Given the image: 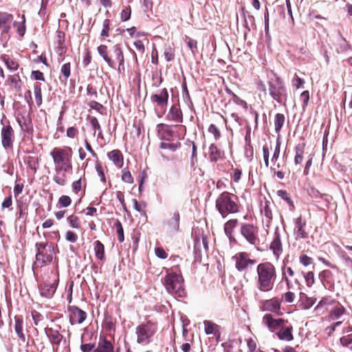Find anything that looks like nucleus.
Wrapping results in <instances>:
<instances>
[{
	"label": "nucleus",
	"instance_id": "57",
	"mask_svg": "<svg viewBox=\"0 0 352 352\" xmlns=\"http://www.w3.org/2000/svg\"><path fill=\"white\" fill-rule=\"evenodd\" d=\"M287 274H288L290 277H292L294 275V272L292 267H288L283 268V279L285 281L287 285L289 287L291 282L287 276Z\"/></svg>",
	"mask_w": 352,
	"mask_h": 352
},
{
	"label": "nucleus",
	"instance_id": "38",
	"mask_svg": "<svg viewBox=\"0 0 352 352\" xmlns=\"http://www.w3.org/2000/svg\"><path fill=\"white\" fill-rule=\"evenodd\" d=\"M113 345L107 339L100 340L95 352H113Z\"/></svg>",
	"mask_w": 352,
	"mask_h": 352
},
{
	"label": "nucleus",
	"instance_id": "30",
	"mask_svg": "<svg viewBox=\"0 0 352 352\" xmlns=\"http://www.w3.org/2000/svg\"><path fill=\"white\" fill-rule=\"evenodd\" d=\"M225 154L223 151L217 145L212 144L209 147V159L212 162H217L218 160H223Z\"/></svg>",
	"mask_w": 352,
	"mask_h": 352
},
{
	"label": "nucleus",
	"instance_id": "8",
	"mask_svg": "<svg viewBox=\"0 0 352 352\" xmlns=\"http://www.w3.org/2000/svg\"><path fill=\"white\" fill-rule=\"evenodd\" d=\"M157 329L156 322L147 321L144 322L136 328L137 342L139 344H147L150 342V339L154 336Z\"/></svg>",
	"mask_w": 352,
	"mask_h": 352
},
{
	"label": "nucleus",
	"instance_id": "21",
	"mask_svg": "<svg viewBox=\"0 0 352 352\" xmlns=\"http://www.w3.org/2000/svg\"><path fill=\"white\" fill-rule=\"evenodd\" d=\"M270 249L272 251L274 256L278 259L282 254L283 249L280 240V235L278 232H275L274 238L270 243Z\"/></svg>",
	"mask_w": 352,
	"mask_h": 352
},
{
	"label": "nucleus",
	"instance_id": "33",
	"mask_svg": "<svg viewBox=\"0 0 352 352\" xmlns=\"http://www.w3.org/2000/svg\"><path fill=\"white\" fill-rule=\"evenodd\" d=\"M204 330L206 334H213L214 336H220V327L214 322L210 320L204 322Z\"/></svg>",
	"mask_w": 352,
	"mask_h": 352
},
{
	"label": "nucleus",
	"instance_id": "29",
	"mask_svg": "<svg viewBox=\"0 0 352 352\" xmlns=\"http://www.w3.org/2000/svg\"><path fill=\"white\" fill-rule=\"evenodd\" d=\"M179 219L180 216L179 212H174L172 216L166 222V226L168 231L175 232L179 230Z\"/></svg>",
	"mask_w": 352,
	"mask_h": 352
},
{
	"label": "nucleus",
	"instance_id": "1",
	"mask_svg": "<svg viewBox=\"0 0 352 352\" xmlns=\"http://www.w3.org/2000/svg\"><path fill=\"white\" fill-rule=\"evenodd\" d=\"M277 270L270 261L260 263L256 267V287L263 293L271 292L277 279Z\"/></svg>",
	"mask_w": 352,
	"mask_h": 352
},
{
	"label": "nucleus",
	"instance_id": "20",
	"mask_svg": "<svg viewBox=\"0 0 352 352\" xmlns=\"http://www.w3.org/2000/svg\"><path fill=\"white\" fill-rule=\"evenodd\" d=\"M337 301L331 296H323L314 309L318 314H323L328 310L329 306H333Z\"/></svg>",
	"mask_w": 352,
	"mask_h": 352
},
{
	"label": "nucleus",
	"instance_id": "18",
	"mask_svg": "<svg viewBox=\"0 0 352 352\" xmlns=\"http://www.w3.org/2000/svg\"><path fill=\"white\" fill-rule=\"evenodd\" d=\"M208 251V240L206 235L201 234L197 236L195 238L194 252L199 257H201L203 252H207Z\"/></svg>",
	"mask_w": 352,
	"mask_h": 352
},
{
	"label": "nucleus",
	"instance_id": "50",
	"mask_svg": "<svg viewBox=\"0 0 352 352\" xmlns=\"http://www.w3.org/2000/svg\"><path fill=\"white\" fill-rule=\"evenodd\" d=\"M277 195L287 201V203L292 208H294V202L292 200L289 194L285 190H279L277 191Z\"/></svg>",
	"mask_w": 352,
	"mask_h": 352
},
{
	"label": "nucleus",
	"instance_id": "26",
	"mask_svg": "<svg viewBox=\"0 0 352 352\" xmlns=\"http://www.w3.org/2000/svg\"><path fill=\"white\" fill-rule=\"evenodd\" d=\"M45 333L49 338L51 344L56 345L57 346L60 345L63 338V336L60 333L58 330L54 329L52 327H46L45 329Z\"/></svg>",
	"mask_w": 352,
	"mask_h": 352
},
{
	"label": "nucleus",
	"instance_id": "45",
	"mask_svg": "<svg viewBox=\"0 0 352 352\" xmlns=\"http://www.w3.org/2000/svg\"><path fill=\"white\" fill-rule=\"evenodd\" d=\"M271 203L270 201L266 200L264 205H261V212L264 214L266 218L271 220L273 217L272 211L270 208Z\"/></svg>",
	"mask_w": 352,
	"mask_h": 352
},
{
	"label": "nucleus",
	"instance_id": "17",
	"mask_svg": "<svg viewBox=\"0 0 352 352\" xmlns=\"http://www.w3.org/2000/svg\"><path fill=\"white\" fill-rule=\"evenodd\" d=\"M263 323L272 332H275L280 329L283 324L287 322V320L283 318H274L270 314L264 315L262 319Z\"/></svg>",
	"mask_w": 352,
	"mask_h": 352
},
{
	"label": "nucleus",
	"instance_id": "19",
	"mask_svg": "<svg viewBox=\"0 0 352 352\" xmlns=\"http://www.w3.org/2000/svg\"><path fill=\"white\" fill-rule=\"evenodd\" d=\"M169 121L174 122L177 124L183 122V113L180 108L179 103L173 104L166 116Z\"/></svg>",
	"mask_w": 352,
	"mask_h": 352
},
{
	"label": "nucleus",
	"instance_id": "5",
	"mask_svg": "<svg viewBox=\"0 0 352 352\" xmlns=\"http://www.w3.org/2000/svg\"><path fill=\"white\" fill-rule=\"evenodd\" d=\"M73 150L69 146L54 147L50 151V156L52 158L54 168L62 169H72Z\"/></svg>",
	"mask_w": 352,
	"mask_h": 352
},
{
	"label": "nucleus",
	"instance_id": "52",
	"mask_svg": "<svg viewBox=\"0 0 352 352\" xmlns=\"http://www.w3.org/2000/svg\"><path fill=\"white\" fill-rule=\"evenodd\" d=\"M164 56L166 61H172L175 56V49L170 46H168L164 49Z\"/></svg>",
	"mask_w": 352,
	"mask_h": 352
},
{
	"label": "nucleus",
	"instance_id": "27",
	"mask_svg": "<svg viewBox=\"0 0 352 352\" xmlns=\"http://www.w3.org/2000/svg\"><path fill=\"white\" fill-rule=\"evenodd\" d=\"M238 225L239 220L237 219H230L225 223L223 226L224 232L230 241H234V232Z\"/></svg>",
	"mask_w": 352,
	"mask_h": 352
},
{
	"label": "nucleus",
	"instance_id": "28",
	"mask_svg": "<svg viewBox=\"0 0 352 352\" xmlns=\"http://www.w3.org/2000/svg\"><path fill=\"white\" fill-rule=\"evenodd\" d=\"M107 157L116 167L120 168L123 166L124 156L119 149H114L107 153Z\"/></svg>",
	"mask_w": 352,
	"mask_h": 352
},
{
	"label": "nucleus",
	"instance_id": "61",
	"mask_svg": "<svg viewBox=\"0 0 352 352\" xmlns=\"http://www.w3.org/2000/svg\"><path fill=\"white\" fill-rule=\"evenodd\" d=\"M131 9L130 6H126L122 9L120 14V19L122 21H126L131 17Z\"/></svg>",
	"mask_w": 352,
	"mask_h": 352
},
{
	"label": "nucleus",
	"instance_id": "40",
	"mask_svg": "<svg viewBox=\"0 0 352 352\" xmlns=\"http://www.w3.org/2000/svg\"><path fill=\"white\" fill-rule=\"evenodd\" d=\"M70 76L71 63H67L63 64L60 67V76H59L60 80L66 83Z\"/></svg>",
	"mask_w": 352,
	"mask_h": 352
},
{
	"label": "nucleus",
	"instance_id": "54",
	"mask_svg": "<svg viewBox=\"0 0 352 352\" xmlns=\"http://www.w3.org/2000/svg\"><path fill=\"white\" fill-rule=\"evenodd\" d=\"M248 352H254L256 351L257 348V340L256 338H249L246 339Z\"/></svg>",
	"mask_w": 352,
	"mask_h": 352
},
{
	"label": "nucleus",
	"instance_id": "2",
	"mask_svg": "<svg viewBox=\"0 0 352 352\" xmlns=\"http://www.w3.org/2000/svg\"><path fill=\"white\" fill-rule=\"evenodd\" d=\"M241 207L239 197L227 191L221 193L215 201V208L223 218L239 212Z\"/></svg>",
	"mask_w": 352,
	"mask_h": 352
},
{
	"label": "nucleus",
	"instance_id": "7",
	"mask_svg": "<svg viewBox=\"0 0 352 352\" xmlns=\"http://www.w3.org/2000/svg\"><path fill=\"white\" fill-rule=\"evenodd\" d=\"M36 249V260L41 266L52 262L55 254V248L53 243L47 242H39L35 245Z\"/></svg>",
	"mask_w": 352,
	"mask_h": 352
},
{
	"label": "nucleus",
	"instance_id": "60",
	"mask_svg": "<svg viewBox=\"0 0 352 352\" xmlns=\"http://www.w3.org/2000/svg\"><path fill=\"white\" fill-rule=\"evenodd\" d=\"M299 261L300 263L305 267L313 264V258L303 253L299 256Z\"/></svg>",
	"mask_w": 352,
	"mask_h": 352
},
{
	"label": "nucleus",
	"instance_id": "4",
	"mask_svg": "<svg viewBox=\"0 0 352 352\" xmlns=\"http://www.w3.org/2000/svg\"><path fill=\"white\" fill-rule=\"evenodd\" d=\"M163 284L166 291L175 298H184L186 296L184 280L181 272L177 273L173 271L167 272Z\"/></svg>",
	"mask_w": 352,
	"mask_h": 352
},
{
	"label": "nucleus",
	"instance_id": "14",
	"mask_svg": "<svg viewBox=\"0 0 352 352\" xmlns=\"http://www.w3.org/2000/svg\"><path fill=\"white\" fill-rule=\"evenodd\" d=\"M282 300L278 297L263 300L259 302V309L263 311L278 314L281 308Z\"/></svg>",
	"mask_w": 352,
	"mask_h": 352
},
{
	"label": "nucleus",
	"instance_id": "37",
	"mask_svg": "<svg viewBox=\"0 0 352 352\" xmlns=\"http://www.w3.org/2000/svg\"><path fill=\"white\" fill-rule=\"evenodd\" d=\"M94 250L96 257L102 262L105 261L104 245L98 240L94 243Z\"/></svg>",
	"mask_w": 352,
	"mask_h": 352
},
{
	"label": "nucleus",
	"instance_id": "12",
	"mask_svg": "<svg viewBox=\"0 0 352 352\" xmlns=\"http://www.w3.org/2000/svg\"><path fill=\"white\" fill-rule=\"evenodd\" d=\"M235 262V267L239 272H244L249 266L254 265L256 263L255 259L250 258V254L246 252H240L232 256Z\"/></svg>",
	"mask_w": 352,
	"mask_h": 352
},
{
	"label": "nucleus",
	"instance_id": "10",
	"mask_svg": "<svg viewBox=\"0 0 352 352\" xmlns=\"http://www.w3.org/2000/svg\"><path fill=\"white\" fill-rule=\"evenodd\" d=\"M58 271H51L49 279L45 280L41 285V294L47 298H52L56 292L58 284Z\"/></svg>",
	"mask_w": 352,
	"mask_h": 352
},
{
	"label": "nucleus",
	"instance_id": "46",
	"mask_svg": "<svg viewBox=\"0 0 352 352\" xmlns=\"http://www.w3.org/2000/svg\"><path fill=\"white\" fill-rule=\"evenodd\" d=\"M67 221L72 228L79 229L80 228V219L76 214H72L69 215L67 218Z\"/></svg>",
	"mask_w": 352,
	"mask_h": 352
},
{
	"label": "nucleus",
	"instance_id": "59",
	"mask_svg": "<svg viewBox=\"0 0 352 352\" xmlns=\"http://www.w3.org/2000/svg\"><path fill=\"white\" fill-rule=\"evenodd\" d=\"M24 187V182H21V179H16L14 187V195L15 197H17L19 194L23 192Z\"/></svg>",
	"mask_w": 352,
	"mask_h": 352
},
{
	"label": "nucleus",
	"instance_id": "25",
	"mask_svg": "<svg viewBox=\"0 0 352 352\" xmlns=\"http://www.w3.org/2000/svg\"><path fill=\"white\" fill-rule=\"evenodd\" d=\"M346 310L344 307L338 301L333 306L329 311L328 318L329 320H336L345 314Z\"/></svg>",
	"mask_w": 352,
	"mask_h": 352
},
{
	"label": "nucleus",
	"instance_id": "56",
	"mask_svg": "<svg viewBox=\"0 0 352 352\" xmlns=\"http://www.w3.org/2000/svg\"><path fill=\"white\" fill-rule=\"evenodd\" d=\"M89 122H90V124L92 126V128L95 131H98V136L102 137L101 126L99 124L98 119L96 117H90Z\"/></svg>",
	"mask_w": 352,
	"mask_h": 352
},
{
	"label": "nucleus",
	"instance_id": "63",
	"mask_svg": "<svg viewBox=\"0 0 352 352\" xmlns=\"http://www.w3.org/2000/svg\"><path fill=\"white\" fill-rule=\"evenodd\" d=\"M96 169L98 175L100 177V181L104 184H105L107 182V179H106L105 174H104V169H103L102 164H96Z\"/></svg>",
	"mask_w": 352,
	"mask_h": 352
},
{
	"label": "nucleus",
	"instance_id": "3",
	"mask_svg": "<svg viewBox=\"0 0 352 352\" xmlns=\"http://www.w3.org/2000/svg\"><path fill=\"white\" fill-rule=\"evenodd\" d=\"M25 16H21V21H14V15L8 12L0 11V33L1 36L8 35L12 27L16 28V32L20 37H23L26 32Z\"/></svg>",
	"mask_w": 352,
	"mask_h": 352
},
{
	"label": "nucleus",
	"instance_id": "49",
	"mask_svg": "<svg viewBox=\"0 0 352 352\" xmlns=\"http://www.w3.org/2000/svg\"><path fill=\"white\" fill-rule=\"evenodd\" d=\"M86 182V179L85 178V175L82 177H80L78 180L74 181L72 184V190L75 194H78L82 190V182Z\"/></svg>",
	"mask_w": 352,
	"mask_h": 352
},
{
	"label": "nucleus",
	"instance_id": "43",
	"mask_svg": "<svg viewBox=\"0 0 352 352\" xmlns=\"http://www.w3.org/2000/svg\"><path fill=\"white\" fill-rule=\"evenodd\" d=\"M8 80L14 86V89L16 91H20L21 90L22 81L19 74H16L14 75L9 76Z\"/></svg>",
	"mask_w": 352,
	"mask_h": 352
},
{
	"label": "nucleus",
	"instance_id": "58",
	"mask_svg": "<svg viewBox=\"0 0 352 352\" xmlns=\"http://www.w3.org/2000/svg\"><path fill=\"white\" fill-rule=\"evenodd\" d=\"M181 146V143L177 142L176 143H167V142H162L160 144V147L163 149H170L173 151H176Z\"/></svg>",
	"mask_w": 352,
	"mask_h": 352
},
{
	"label": "nucleus",
	"instance_id": "62",
	"mask_svg": "<svg viewBox=\"0 0 352 352\" xmlns=\"http://www.w3.org/2000/svg\"><path fill=\"white\" fill-rule=\"evenodd\" d=\"M133 203L134 208L141 214H145L146 204L144 202L139 203L137 199H133Z\"/></svg>",
	"mask_w": 352,
	"mask_h": 352
},
{
	"label": "nucleus",
	"instance_id": "13",
	"mask_svg": "<svg viewBox=\"0 0 352 352\" xmlns=\"http://www.w3.org/2000/svg\"><path fill=\"white\" fill-rule=\"evenodd\" d=\"M1 138L3 147L6 149H12L14 141V131L8 122L7 124H3L1 130Z\"/></svg>",
	"mask_w": 352,
	"mask_h": 352
},
{
	"label": "nucleus",
	"instance_id": "15",
	"mask_svg": "<svg viewBox=\"0 0 352 352\" xmlns=\"http://www.w3.org/2000/svg\"><path fill=\"white\" fill-rule=\"evenodd\" d=\"M69 322L72 325L82 324L87 318V313L77 306L68 307Z\"/></svg>",
	"mask_w": 352,
	"mask_h": 352
},
{
	"label": "nucleus",
	"instance_id": "53",
	"mask_svg": "<svg viewBox=\"0 0 352 352\" xmlns=\"http://www.w3.org/2000/svg\"><path fill=\"white\" fill-rule=\"evenodd\" d=\"M121 179L122 182L127 184H133L134 182L131 172L127 168H124L122 170Z\"/></svg>",
	"mask_w": 352,
	"mask_h": 352
},
{
	"label": "nucleus",
	"instance_id": "64",
	"mask_svg": "<svg viewBox=\"0 0 352 352\" xmlns=\"http://www.w3.org/2000/svg\"><path fill=\"white\" fill-rule=\"evenodd\" d=\"M340 343L344 346L352 344V333L344 336L340 338Z\"/></svg>",
	"mask_w": 352,
	"mask_h": 352
},
{
	"label": "nucleus",
	"instance_id": "31",
	"mask_svg": "<svg viewBox=\"0 0 352 352\" xmlns=\"http://www.w3.org/2000/svg\"><path fill=\"white\" fill-rule=\"evenodd\" d=\"M0 59L5 63L7 68L12 72L16 71L19 67V60L8 54H2Z\"/></svg>",
	"mask_w": 352,
	"mask_h": 352
},
{
	"label": "nucleus",
	"instance_id": "34",
	"mask_svg": "<svg viewBox=\"0 0 352 352\" xmlns=\"http://www.w3.org/2000/svg\"><path fill=\"white\" fill-rule=\"evenodd\" d=\"M23 319L21 317L15 316L14 317V331L19 337V340L23 342H25V336L23 333Z\"/></svg>",
	"mask_w": 352,
	"mask_h": 352
},
{
	"label": "nucleus",
	"instance_id": "9",
	"mask_svg": "<svg viewBox=\"0 0 352 352\" xmlns=\"http://www.w3.org/2000/svg\"><path fill=\"white\" fill-rule=\"evenodd\" d=\"M240 234L249 244L254 246L259 245V228L256 224L252 223H241Z\"/></svg>",
	"mask_w": 352,
	"mask_h": 352
},
{
	"label": "nucleus",
	"instance_id": "41",
	"mask_svg": "<svg viewBox=\"0 0 352 352\" xmlns=\"http://www.w3.org/2000/svg\"><path fill=\"white\" fill-rule=\"evenodd\" d=\"M24 162L27 164L28 167L33 170L34 173H36L39 166V160L38 157L28 156L25 158Z\"/></svg>",
	"mask_w": 352,
	"mask_h": 352
},
{
	"label": "nucleus",
	"instance_id": "55",
	"mask_svg": "<svg viewBox=\"0 0 352 352\" xmlns=\"http://www.w3.org/2000/svg\"><path fill=\"white\" fill-rule=\"evenodd\" d=\"M72 204V199L68 195H62L58 200V204L60 207L67 208Z\"/></svg>",
	"mask_w": 352,
	"mask_h": 352
},
{
	"label": "nucleus",
	"instance_id": "32",
	"mask_svg": "<svg viewBox=\"0 0 352 352\" xmlns=\"http://www.w3.org/2000/svg\"><path fill=\"white\" fill-rule=\"evenodd\" d=\"M157 129L162 139L167 141H170L173 139V131L171 130L169 125L160 124L157 125Z\"/></svg>",
	"mask_w": 352,
	"mask_h": 352
},
{
	"label": "nucleus",
	"instance_id": "44",
	"mask_svg": "<svg viewBox=\"0 0 352 352\" xmlns=\"http://www.w3.org/2000/svg\"><path fill=\"white\" fill-rule=\"evenodd\" d=\"M111 21L108 19H106L102 22V29L100 32V37L102 39H104L109 36V32L111 30Z\"/></svg>",
	"mask_w": 352,
	"mask_h": 352
},
{
	"label": "nucleus",
	"instance_id": "23",
	"mask_svg": "<svg viewBox=\"0 0 352 352\" xmlns=\"http://www.w3.org/2000/svg\"><path fill=\"white\" fill-rule=\"evenodd\" d=\"M72 169H62L60 168H54L55 175L53 177V181L60 186H64L67 184V173Z\"/></svg>",
	"mask_w": 352,
	"mask_h": 352
},
{
	"label": "nucleus",
	"instance_id": "22",
	"mask_svg": "<svg viewBox=\"0 0 352 352\" xmlns=\"http://www.w3.org/2000/svg\"><path fill=\"white\" fill-rule=\"evenodd\" d=\"M319 278L326 289L330 291L334 289V276L330 270L322 271L319 274Z\"/></svg>",
	"mask_w": 352,
	"mask_h": 352
},
{
	"label": "nucleus",
	"instance_id": "36",
	"mask_svg": "<svg viewBox=\"0 0 352 352\" xmlns=\"http://www.w3.org/2000/svg\"><path fill=\"white\" fill-rule=\"evenodd\" d=\"M305 151V144H298L295 147L294 163L296 165H302L304 160V154Z\"/></svg>",
	"mask_w": 352,
	"mask_h": 352
},
{
	"label": "nucleus",
	"instance_id": "6",
	"mask_svg": "<svg viewBox=\"0 0 352 352\" xmlns=\"http://www.w3.org/2000/svg\"><path fill=\"white\" fill-rule=\"evenodd\" d=\"M267 91L270 96L278 103H285L287 99V89L283 80L276 74L267 81Z\"/></svg>",
	"mask_w": 352,
	"mask_h": 352
},
{
	"label": "nucleus",
	"instance_id": "11",
	"mask_svg": "<svg viewBox=\"0 0 352 352\" xmlns=\"http://www.w3.org/2000/svg\"><path fill=\"white\" fill-rule=\"evenodd\" d=\"M168 98L167 89L163 88L151 96V101L156 109L164 113L167 108Z\"/></svg>",
	"mask_w": 352,
	"mask_h": 352
},
{
	"label": "nucleus",
	"instance_id": "48",
	"mask_svg": "<svg viewBox=\"0 0 352 352\" xmlns=\"http://www.w3.org/2000/svg\"><path fill=\"white\" fill-rule=\"evenodd\" d=\"M113 53L116 60L118 62V63L122 64V62H124L123 52L120 45H116L113 46Z\"/></svg>",
	"mask_w": 352,
	"mask_h": 352
},
{
	"label": "nucleus",
	"instance_id": "51",
	"mask_svg": "<svg viewBox=\"0 0 352 352\" xmlns=\"http://www.w3.org/2000/svg\"><path fill=\"white\" fill-rule=\"evenodd\" d=\"M114 227L116 228L118 241L120 243L123 242L124 239V230H123L121 222L117 219L116 221V222L114 223Z\"/></svg>",
	"mask_w": 352,
	"mask_h": 352
},
{
	"label": "nucleus",
	"instance_id": "39",
	"mask_svg": "<svg viewBox=\"0 0 352 352\" xmlns=\"http://www.w3.org/2000/svg\"><path fill=\"white\" fill-rule=\"evenodd\" d=\"M65 34L63 31L58 30L56 32V43H57V48L58 52L61 54L64 52L65 49Z\"/></svg>",
	"mask_w": 352,
	"mask_h": 352
},
{
	"label": "nucleus",
	"instance_id": "42",
	"mask_svg": "<svg viewBox=\"0 0 352 352\" xmlns=\"http://www.w3.org/2000/svg\"><path fill=\"white\" fill-rule=\"evenodd\" d=\"M285 117L283 113H276L274 117V129L276 133H279L284 125Z\"/></svg>",
	"mask_w": 352,
	"mask_h": 352
},
{
	"label": "nucleus",
	"instance_id": "47",
	"mask_svg": "<svg viewBox=\"0 0 352 352\" xmlns=\"http://www.w3.org/2000/svg\"><path fill=\"white\" fill-rule=\"evenodd\" d=\"M34 92L36 104L38 106H40L42 104V90L40 83L36 82L34 84Z\"/></svg>",
	"mask_w": 352,
	"mask_h": 352
},
{
	"label": "nucleus",
	"instance_id": "16",
	"mask_svg": "<svg viewBox=\"0 0 352 352\" xmlns=\"http://www.w3.org/2000/svg\"><path fill=\"white\" fill-rule=\"evenodd\" d=\"M307 221L302 216L294 219V232L296 239H305L309 237V233L306 230Z\"/></svg>",
	"mask_w": 352,
	"mask_h": 352
},
{
	"label": "nucleus",
	"instance_id": "35",
	"mask_svg": "<svg viewBox=\"0 0 352 352\" xmlns=\"http://www.w3.org/2000/svg\"><path fill=\"white\" fill-rule=\"evenodd\" d=\"M97 50L99 54L102 57L107 65L109 67L114 68L116 62L109 56L107 46L105 45H100L98 47Z\"/></svg>",
	"mask_w": 352,
	"mask_h": 352
},
{
	"label": "nucleus",
	"instance_id": "24",
	"mask_svg": "<svg viewBox=\"0 0 352 352\" xmlns=\"http://www.w3.org/2000/svg\"><path fill=\"white\" fill-rule=\"evenodd\" d=\"M294 328L292 325L289 324L288 326H285L283 324L276 332V336L280 340H285L287 342H290L294 340L293 335Z\"/></svg>",
	"mask_w": 352,
	"mask_h": 352
}]
</instances>
